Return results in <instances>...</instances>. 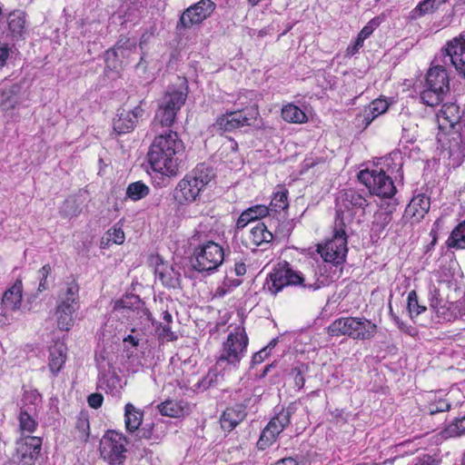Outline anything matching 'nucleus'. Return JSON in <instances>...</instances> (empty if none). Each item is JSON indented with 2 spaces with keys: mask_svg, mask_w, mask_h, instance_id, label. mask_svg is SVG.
<instances>
[{
  "mask_svg": "<svg viewBox=\"0 0 465 465\" xmlns=\"http://www.w3.org/2000/svg\"><path fill=\"white\" fill-rule=\"evenodd\" d=\"M185 145L176 132L168 130L154 137L147 157L154 172L173 176L177 173Z\"/></svg>",
  "mask_w": 465,
  "mask_h": 465,
  "instance_id": "1",
  "label": "nucleus"
},
{
  "mask_svg": "<svg viewBox=\"0 0 465 465\" xmlns=\"http://www.w3.org/2000/svg\"><path fill=\"white\" fill-rule=\"evenodd\" d=\"M297 285L310 290H318L322 286L318 280H311L293 270L287 262H282L269 273L263 289L272 295H276L286 286Z\"/></svg>",
  "mask_w": 465,
  "mask_h": 465,
  "instance_id": "2",
  "label": "nucleus"
},
{
  "mask_svg": "<svg viewBox=\"0 0 465 465\" xmlns=\"http://www.w3.org/2000/svg\"><path fill=\"white\" fill-rule=\"evenodd\" d=\"M213 176V169L203 163L198 164L177 183L173 191L174 200L181 205L195 202Z\"/></svg>",
  "mask_w": 465,
  "mask_h": 465,
  "instance_id": "3",
  "label": "nucleus"
},
{
  "mask_svg": "<svg viewBox=\"0 0 465 465\" xmlns=\"http://www.w3.org/2000/svg\"><path fill=\"white\" fill-rule=\"evenodd\" d=\"M187 98L186 87H169L159 100L152 127L158 132L159 127H170L175 121L177 113Z\"/></svg>",
  "mask_w": 465,
  "mask_h": 465,
  "instance_id": "4",
  "label": "nucleus"
},
{
  "mask_svg": "<svg viewBox=\"0 0 465 465\" xmlns=\"http://www.w3.org/2000/svg\"><path fill=\"white\" fill-rule=\"evenodd\" d=\"M449 89V76L445 66L436 58L427 73L424 88L420 94V100L428 106H436L443 100Z\"/></svg>",
  "mask_w": 465,
  "mask_h": 465,
  "instance_id": "5",
  "label": "nucleus"
},
{
  "mask_svg": "<svg viewBox=\"0 0 465 465\" xmlns=\"http://www.w3.org/2000/svg\"><path fill=\"white\" fill-rule=\"evenodd\" d=\"M224 256L223 248L220 244L208 241L194 248L193 267L201 272H213L223 263Z\"/></svg>",
  "mask_w": 465,
  "mask_h": 465,
  "instance_id": "6",
  "label": "nucleus"
},
{
  "mask_svg": "<svg viewBox=\"0 0 465 465\" xmlns=\"http://www.w3.org/2000/svg\"><path fill=\"white\" fill-rule=\"evenodd\" d=\"M248 343L245 328L242 325L235 327L223 344L218 362L226 361L231 365L237 366L247 351Z\"/></svg>",
  "mask_w": 465,
  "mask_h": 465,
  "instance_id": "7",
  "label": "nucleus"
},
{
  "mask_svg": "<svg viewBox=\"0 0 465 465\" xmlns=\"http://www.w3.org/2000/svg\"><path fill=\"white\" fill-rule=\"evenodd\" d=\"M368 205L367 199L357 191L350 189L341 192L336 200V207L342 225L355 215H359V218L363 217Z\"/></svg>",
  "mask_w": 465,
  "mask_h": 465,
  "instance_id": "8",
  "label": "nucleus"
},
{
  "mask_svg": "<svg viewBox=\"0 0 465 465\" xmlns=\"http://www.w3.org/2000/svg\"><path fill=\"white\" fill-rule=\"evenodd\" d=\"M127 440L120 432L108 430L100 440V454L112 465H120L126 459Z\"/></svg>",
  "mask_w": 465,
  "mask_h": 465,
  "instance_id": "9",
  "label": "nucleus"
},
{
  "mask_svg": "<svg viewBox=\"0 0 465 465\" xmlns=\"http://www.w3.org/2000/svg\"><path fill=\"white\" fill-rule=\"evenodd\" d=\"M359 180L368 187L370 193L382 198H391L396 193V187L382 169H366L360 172Z\"/></svg>",
  "mask_w": 465,
  "mask_h": 465,
  "instance_id": "10",
  "label": "nucleus"
},
{
  "mask_svg": "<svg viewBox=\"0 0 465 465\" xmlns=\"http://www.w3.org/2000/svg\"><path fill=\"white\" fill-rule=\"evenodd\" d=\"M317 252L326 262L341 264L348 252L347 236L344 229L335 228L333 235L323 244H318Z\"/></svg>",
  "mask_w": 465,
  "mask_h": 465,
  "instance_id": "11",
  "label": "nucleus"
},
{
  "mask_svg": "<svg viewBox=\"0 0 465 465\" xmlns=\"http://www.w3.org/2000/svg\"><path fill=\"white\" fill-rule=\"evenodd\" d=\"M291 416L292 411L289 409L279 411L262 431L257 447L265 450L274 443L283 429L290 424Z\"/></svg>",
  "mask_w": 465,
  "mask_h": 465,
  "instance_id": "12",
  "label": "nucleus"
},
{
  "mask_svg": "<svg viewBox=\"0 0 465 465\" xmlns=\"http://www.w3.org/2000/svg\"><path fill=\"white\" fill-rule=\"evenodd\" d=\"M215 9V4L211 0H201L192 5L182 14L178 27L190 28L199 25L208 18Z\"/></svg>",
  "mask_w": 465,
  "mask_h": 465,
  "instance_id": "13",
  "label": "nucleus"
},
{
  "mask_svg": "<svg viewBox=\"0 0 465 465\" xmlns=\"http://www.w3.org/2000/svg\"><path fill=\"white\" fill-rule=\"evenodd\" d=\"M257 114L256 109H251L249 112L236 111L226 113L217 119L216 125L221 130L231 132L246 125H251L256 119Z\"/></svg>",
  "mask_w": 465,
  "mask_h": 465,
  "instance_id": "14",
  "label": "nucleus"
},
{
  "mask_svg": "<svg viewBox=\"0 0 465 465\" xmlns=\"http://www.w3.org/2000/svg\"><path fill=\"white\" fill-rule=\"evenodd\" d=\"M444 59H448L455 69L465 77V38L462 35L447 43Z\"/></svg>",
  "mask_w": 465,
  "mask_h": 465,
  "instance_id": "15",
  "label": "nucleus"
},
{
  "mask_svg": "<svg viewBox=\"0 0 465 465\" xmlns=\"http://www.w3.org/2000/svg\"><path fill=\"white\" fill-rule=\"evenodd\" d=\"M22 299L23 283L21 280H16L15 282L4 292L2 297V315L6 320L12 318V312L20 309L22 305Z\"/></svg>",
  "mask_w": 465,
  "mask_h": 465,
  "instance_id": "16",
  "label": "nucleus"
},
{
  "mask_svg": "<svg viewBox=\"0 0 465 465\" xmlns=\"http://www.w3.org/2000/svg\"><path fill=\"white\" fill-rule=\"evenodd\" d=\"M136 51V41L134 39L122 37L112 50L106 52L105 62L108 68L118 71L120 63L118 56L129 57Z\"/></svg>",
  "mask_w": 465,
  "mask_h": 465,
  "instance_id": "17",
  "label": "nucleus"
},
{
  "mask_svg": "<svg viewBox=\"0 0 465 465\" xmlns=\"http://www.w3.org/2000/svg\"><path fill=\"white\" fill-rule=\"evenodd\" d=\"M42 440L38 437H25L16 441V458L25 464H31L41 450Z\"/></svg>",
  "mask_w": 465,
  "mask_h": 465,
  "instance_id": "18",
  "label": "nucleus"
},
{
  "mask_svg": "<svg viewBox=\"0 0 465 465\" xmlns=\"http://www.w3.org/2000/svg\"><path fill=\"white\" fill-rule=\"evenodd\" d=\"M144 110L142 105H136L131 111L123 110L114 119V130L118 134H124L132 131L138 121L143 117Z\"/></svg>",
  "mask_w": 465,
  "mask_h": 465,
  "instance_id": "19",
  "label": "nucleus"
},
{
  "mask_svg": "<svg viewBox=\"0 0 465 465\" xmlns=\"http://www.w3.org/2000/svg\"><path fill=\"white\" fill-rule=\"evenodd\" d=\"M439 129L447 133L454 128L460 120V108L455 104H445L436 114Z\"/></svg>",
  "mask_w": 465,
  "mask_h": 465,
  "instance_id": "20",
  "label": "nucleus"
},
{
  "mask_svg": "<svg viewBox=\"0 0 465 465\" xmlns=\"http://www.w3.org/2000/svg\"><path fill=\"white\" fill-rule=\"evenodd\" d=\"M430 198L424 194L414 196L405 209L404 217L411 223H419L429 212Z\"/></svg>",
  "mask_w": 465,
  "mask_h": 465,
  "instance_id": "21",
  "label": "nucleus"
},
{
  "mask_svg": "<svg viewBox=\"0 0 465 465\" xmlns=\"http://www.w3.org/2000/svg\"><path fill=\"white\" fill-rule=\"evenodd\" d=\"M272 233L263 223H257L252 226L244 239V243L249 248L266 246L272 241Z\"/></svg>",
  "mask_w": 465,
  "mask_h": 465,
  "instance_id": "22",
  "label": "nucleus"
},
{
  "mask_svg": "<svg viewBox=\"0 0 465 465\" xmlns=\"http://www.w3.org/2000/svg\"><path fill=\"white\" fill-rule=\"evenodd\" d=\"M21 86L17 84L0 85V110L10 111L21 103Z\"/></svg>",
  "mask_w": 465,
  "mask_h": 465,
  "instance_id": "23",
  "label": "nucleus"
},
{
  "mask_svg": "<svg viewBox=\"0 0 465 465\" xmlns=\"http://www.w3.org/2000/svg\"><path fill=\"white\" fill-rule=\"evenodd\" d=\"M141 302L137 296H126L114 302L113 313L117 318L130 319L140 307Z\"/></svg>",
  "mask_w": 465,
  "mask_h": 465,
  "instance_id": "24",
  "label": "nucleus"
},
{
  "mask_svg": "<svg viewBox=\"0 0 465 465\" xmlns=\"http://www.w3.org/2000/svg\"><path fill=\"white\" fill-rule=\"evenodd\" d=\"M245 416L246 412L242 405L227 408L220 419L221 427L223 430L231 431L243 420Z\"/></svg>",
  "mask_w": 465,
  "mask_h": 465,
  "instance_id": "25",
  "label": "nucleus"
},
{
  "mask_svg": "<svg viewBox=\"0 0 465 465\" xmlns=\"http://www.w3.org/2000/svg\"><path fill=\"white\" fill-rule=\"evenodd\" d=\"M79 298V286L75 282H71L60 291L56 304L78 310Z\"/></svg>",
  "mask_w": 465,
  "mask_h": 465,
  "instance_id": "26",
  "label": "nucleus"
},
{
  "mask_svg": "<svg viewBox=\"0 0 465 465\" xmlns=\"http://www.w3.org/2000/svg\"><path fill=\"white\" fill-rule=\"evenodd\" d=\"M269 207L262 204H256L243 211L236 223V228L243 229L250 223L262 219L269 214Z\"/></svg>",
  "mask_w": 465,
  "mask_h": 465,
  "instance_id": "27",
  "label": "nucleus"
},
{
  "mask_svg": "<svg viewBox=\"0 0 465 465\" xmlns=\"http://www.w3.org/2000/svg\"><path fill=\"white\" fill-rule=\"evenodd\" d=\"M357 317H346L335 320L329 327L328 332L331 336L346 335L353 339Z\"/></svg>",
  "mask_w": 465,
  "mask_h": 465,
  "instance_id": "28",
  "label": "nucleus"
},
{
  "mask_svg": "<svg viewBox=\"0 0 465 465\" xmlns=\"http://www.w3.org/2000/svg\"><path fill=\"white\" fill-rule=\"evenodd\" d=\"M157 408L163 416L171 418H180L190 412L188 403L182 401L167 400L160 403Z\"/></svg>",
  "mask_w": 465,
  "mask_h": 465,
  "instance_id": "29",
  "label": "nucleus"
},
{
  "mask_svg": "<svg viewBox=\"0 0 465 465\" xmlns=\"http://www.w3.org/2000/svg\"><path fill=\"white\" fill-rule=\"evenodd\" d=\"M76 309L68 306H61L56 304L55 306V318L57 327L62 331H69L74 324V314Z\"/></svg>",
  "mask_w": 465,
  "mask_h": 465,
  "instance_id": "30",
  "label": "nucleus"
},
{
  "mask_svg": "<svg viewBox=\"0 0 465 465\" xmlns=\"http://www.w3.org/2000/svg\"><path fill=\"white\" fill-rule=\"evenodd\" d=\"M66 348L63 342H55L50 348L49 368L52 372L57 373L62 369L66 359Z\"/></svg>",
  "mask_w": 465,
  "mask_h": 465,
  "instance_id": "31",
  "label": "nucleus"
},
{
  "mask_svg": "<svg viewBox=\"0 0 465 465\" xmlns=\"http://www.w3.org/2000/svg\"><path fill=\"white\" fill-rule=\"evenodd\" d=\"M143 413L132 403L124 407V423L127 431L134 432L139 429L143 421Z\"/></svg>",
  "mask_w": 465,
  "mask_h": 465,
  "instance_id": "32",
  "label": "nucleus"
},
{
  "mask_svg": "<svg viewBox=\"0 0 465 465\" xmlns=\"http://www.w3.org/2000/svg\"><path fill=\"white\" fill-rule=\"evenodd\" d=\"M354 328V340H371L376 335L378 330L377 325L370 320L358 317Z\"/></svg>",
  "mask_w": 465,
  "mask_h": 465,
  "instance_id": "33",
  "label": "nucleus"
},
{
  "mask_svg": "<svg viewBox=\"0 0 465 465\" xmlns=\"http://www.w3.org/2000/svg\"><path fill=\"white\" fill-rule=\"evenodd\" d=\"M282 119L291 124H304L308 121L307 114L294 104H285L282 108Z\"/></svg>",
  "mask_w": 465,
  "mask_h": 465,
  "instance_id": "34",
  "label": "nucleus"
},
{
  "mask_svg": "<svg viewBox=\"0 0 465 465\" xmlns=\"http://www.w3.org/2000/svg\"><path fill=\"white\" fill-rule=\"evenodd\" d=\"M288 207V190L283 186H278L273 193L269 210L277 213L280 211H285Z\"/></svg>",
  "mask_w": 465,
  "mask_h": 465,
  "instance_id": "35",
  "label": "nucleus"
},
{
  "mask_svg": "<svg viewBox=\"0 0 465 465\" xmlns=\"http://www.w3.org/2000/svg\"><path fill=\"white\" fill-rule=\"evenodd\" d=\"M447 0H422L411 11V16L418 18L436 12Z\"/></svg>",
  "mask_w": 465,
  "mask_h": 465,
  "instance_id": "36",
  "label": "nucleus"
},
{
  "mask_svg": "<svg viewBox=\"0 0 465 465\" xmlns=\"http://www.w3.org/2000/svg\"><path fill=\"white\" fill-rule=\"evenodd\" d=\"M25 16L22 11H15L8 16V26L15 36L22 35L25 31Z\"/></svg>",
  "mask_w": 465,
  "mask_h": 465,
  "instance_id": "37",
  "label": "nucleus"
},
{
  "mask_svg": "<svg viewBox=\"0 0 465 465\" xmlns=\"http://www.w3.org/2000/svg\"><path fill=\"white\" fill-rule=\"evenodd\" d=\"M156 277L162 282V283L167 287H174L177 278L176 272L173 268L164 265L163 263L158 264L155 269Z\"/></svg>",
  "mask_w": 465,
  "mask_h": 465,
  "instance_id": "38",
  "label": "nucleus"
},
{
  "mask_svg": "<svg viewBox=\"0 0 465 465\" xmlns=\"http://www.w3.org/2000/svg\"><path fill=\"white\" fill-rule=\"evenodd\" d=\"M150 193V188L141 181L132 183L126 189V195L134 202L139 201Z\"/></svg>",
  "mask_w": 465,
  "mask_h": 465,
  "instance_id": "39",
  "label": "nucleus"
},
{
  "mask_svg": "<svg viewBox=\"0 0 465 465\" xmlns=\"http://www.w3.org/2000/svg\"><path fill=\"white\" fill-rule=\"evenodd\" d=\"M59 213L62 217L72 219L81 213V208L75 198L69 197L61 205Z\"/></svg>",
  "mask_w": 465,
  "mask_h": 465,
  "instance_id": "40",
  "label": "nucleus"
},
{
  "mask_svg": "<svg viewBox=\"0 0 465 465\" xmlns=\"http://www.w3.org/2000/svg\"><path fill=\"white\" fill-rule=\"evenodd\" d=\"M449 245L456 248H465V221L452 231L449 238Z\"/></svg>",
  "mask_w": 465,
  "mask_h": 465,
  "instance_id": "41",
  "label": "nucleus"
},
{
  "mask_svg": "<svg viewBox=\"0 0 465 465\" xmlns=\"http://www.w3.org/2000/svg\"><path fill=\"white\" fill-rule=\"evenodd\" d=\"M309 371V366L305 363H298L294 366L290 375L293 378L295 386L301 390L305 383L304 375Z\"/></svg>",
  "mask_w": 465,
  "mask_h": 465,
  "instance_id": "42",
  "label": "nucleus"
},
{
  "mask_svg": "<svg viewBox=\"0 0 465 465\" xmlns=\"http://www.w3.org/2000/svg\"><path fill=\"white\" fill-rule=\"evenodd\" d=\"M161 64L158 60L151 58L146 54H143L140 58L139 63L136 64V69L138 71H142L143 73H146L151 70H160Z\"/></svg>",
  "mask_w": 465,
  "mask_h": 465,
  "instance_id": "43",
  "label": "nucleus"
},
{
  "mask_svg": "<svg viewBox=\"0 0 465 465\" xmlns=\"http://www.w3.org/2000/svg\"><path fill=\"white\" fill-rule=\"evenodd\" d=\"M19 423L21 430L28 433L34 432L37 425L27 411H21L19 415Z\"/></svg>",
  "mask_w": 465,
  "mask_h": 465,
  "instance_id": "44",
  "label": "nucleus"
},
{
  "mask_svg": "<svg viewBox=\"0 0 465 465\" xmlns=\"http://www.w3.org/2000/svg\"><path fill=\"white\" fill-rule=\"evenodd\" d=\"M408 310L411 316H418L426 311V307L420 305L415 291H411L408 294Z\"/></svg>",
  "mask_w": 465,
  "mask_h": 465,
  "instance_id": "45",
  "label": "nucleus"
},
{
  "mask_svg": "<svg viewBox=\"0 0 465 465\" xmlns=\"http://www.w3.org/2000/svg\"><path fill=\"white\" fill-rule=\"evenodd\" d=\"M429 411L430 414H435L441 411H446L450 410V404L448 400L443 399L441 396L437 397L434 396V399L430 400L429 404Z\"/></svg>",
  "mask_w": 465,
  "mask_h": 465,
  "instance_id": "46",
  "label": "nucleus"
},
{
  "mask_svg": "<svg viewBox=\"0 0 465 465\" xmlns=\"http://www.w3.org/2000/svg\"><path fill=\"white\" fill-rule=\"evenodd\" d=\"M105 239L108 243L122 244L124 242L125 236L122 228L115 225L107 231Z\"/></svg>",
  "mask_w": 465,
  "mask_h": 465,
  "instance_id": "47",
  "label": "nucleus"
},
{
  "mask_svg": "<svg viewBox=\"0 0 465 465\" xmlns=\"http://www.w3.org/2000/svg\"><path fill=\"white\" fill-rule=\"evenodd\" d=\"M392 220V213L388 211H381L374 215L373 223L379 229H384Z\"/></svg>",
  "mask_w": 465,
  "mask_h": 465,
  "instance_id": "48",
  "label": "nucleus"
},
{
  "mask_svg": "<svg viewBox=\"0 0 465 465\" xmlns=\"http://www.w3.org/2000/svg\"><path fill=\"white\" fill-rule=\"evenodd\" d=\"M105 384L110 393L113 395H118L123 388L121 379L114 374L106 378Z\"/></svg>",
  "mask_w": 465,
  "mask_h": 465,
  "instance_id": "49",
  "label": "nucleus"
},
{
  "mask_svg": "<svg viewBox=\"0 0 465 465\" xmlns=\"http://www.w3.org/2000/svg\"><path fill=\"white\" fill-rule=\"evenodd\" d=\"M389 104L385 99H376L369 104L371 114L378 116L388 110Z\"/></svg>",
  "mask_w": 465,
  "mask_h": 465,
  "instance_id": "50",
  "label": "nucleus"
},
{
  "mask_svg": "<svg viewBox=\"0 0 465 465\" xmlns=\"http://www.w3.org/2000/svg\"><path fill=\"white\" fill-rule=\"evenodd\" d=\"M381 17H374L371 19L359 33L358 36L362 39H367L373 31L381 25Z\"/></svg>",
  "mask_w": 465,
  "mask_h": 465,
  "instance_id": "51",
  "label": "nucleus"
},
{
  "mask_svg": "<svg viewBox=\"0 0 465 465\" xmlns=\"http://www.w3.org/2000/svg\"><path fill=\"white\" fill-rule=\"evenodd\" d=\"M52 268L49 264L44 265L39 271H38V277H39V285H38V292H44L48 289L47 284V278L49 274L51 273Z\"/></svg>",
  "mask_w": 465,
  "mask_h": 465,
  "instance_id": "52",
  "label": "nucleus"
},
{
  "mask_svg": "<svg viewBox=\"0 0 465 465\" xmlns=\"http://www.w3.org/2000/svg\"><path fill=\"white\" fill-rule=\"evenodd\" d=\"M42 397L35 390L25 391L24 394V401L27 404L38 405L41 402Z\"/></svg>",
  "mask_w": 465,
  "mask_h": 465,
  "instance_id": "53",
  "label": "nucleus"
},
{
  "mask_svg": "<svg viewBox=\"0 0 465 465\" xmlns=\"http://www.w3.org/2000/svg\"><path fill=\"white\" fill-rule=\"evenodd\" d=\"M103 401L104 398L100 393H93L87 399L89 406L94 409L100 408L103 404Z\"/></svg>",
  "mask_w": 465,
  "mask_h": 465,
  "instance_id": "54",
  "label": "nucleus"
},
{
  "mask_svg": "<svg viewBox=\"0 0 465 465\" xmlns=\"http://www.w3.org/2000/svg\"><path fill=\"white\" fill-rule=\"evenodd\" d=\"M11 49L7 45L0 44V70L5 65L9 58Z\"/></svg>",
  "mask_w": 465,
  "mask_h": 465,
  "instance_id": "55",
  "label": "nucleus"
},
{
  "mask_svg": "<svg viewBox=\"0 0 465 465\" xmlns=\"http://www.w3.org/2000/svg\"><path fill=\"white\" fill-rule=\"evenodd\" d=\"M452 432L457 435L465 434V417L458 419L450 427Z\"/></svg>",
  "mask_w": 465,
  "mask_h": 465,
  "instance_id": "56",
  "label": "nucleus"
},
{
  "mask_svg": "<svg viewBox=\"0 0 465 465\" xmlns=\"http://www.w3.org/2000/svg\"><path fill=\"white\" fill-rule=\"evenodd\" d=\"M270 354L267 351V348L262 349L260 351L253 354L252 358V364H259L264 361V359Z\"/></svg>",
  "mask_w": 465,
  "mask_h": 465,
  "instance_id": "57",
  "label": "nucleus"
},
{
  "mask_svg": "<svg viewBox=\"0 0 465 465\" xmlns=\"http://www.w3.org/2000/svg\"><path fill=\"white\" fill-rule=\"evenodd\" d=\"M361 117V122L365 127H367L376 118L374 114H371L369 106L364 110Z\"/></svg>",
  "mask_w": 465,
  "mask_h": 465,
  "instance_id": "58",
  "label": "nucleus"
},
{
  "mask_svg": "<svg viewBox=\"0 0 465 465\" xmlns=\"http://www.w3.org/2000/svg\"><path fill=\"white\" fill-rule=\"evenodd\" d=\"M272 465H298V462L293 458H283Z\"/></svg>",
  "mask_w": 465,
  "mask_h": 465,
  "instance_id": "59",
  "label": "nucleus"
},
{
  "mask_svg": "<svg viewBox=\"0 0 465 465\" xmlns=\"http://www.w3.org/2000/svg\"><path fill=\"white\" fill-rule=\"evenodd\" d=\"M234 272L239 276L245 274V272H246L245 264L243 262H236L234 264Z\"/></svg>",
  "mask_w": 465,
  "mask_h": 465,
  "instance_id": "60",
  "label": "nucleus"
},
{
  "mask_svg": "<svg viewBox=\"0 0 465 465\" xmlns=\"http://www.w3.org/2000/svg\"><path fill=\"white\" fill-rule=\"evenodd\" d=\"M363 42H364V39L358 36L355 41V44L352 47L351 53L354 54L355 52H357L359 50V48H361L363 45Z\"/></svg>",
  "mask_w": 465,
  "mask_h": 465,
  "instance_id": "61",
  "label": "nucleus"
},
{
  "mask_svg": "<svg viewBox=\"0 0 465 465\" xmlns=\"http://www.w3.org/2000/svg\"><path fill=\"white\" fill-rule=\"evenodd\" d=\"M124 341L130 342L133 346L135 347L138 345L139 341L135 337H134L132 335H128L126 338L124 339Z\"/></svg>",
  "mask_w": 465,
  "mask_h": 465,
  "instance_id": "62",
  "label": "nucleus"
},
{
  "mask_svg": "<svg viewBox=\"0 0 465 465\" xmlns=\"http://www.w3.org/2000/svg\"><path fill=\"white\" fill-rule=\"evenodd\" d=\"M163 336L168 340H173L175 338L174 334L170 331L168 327H163Z\"/></svg>",
  "mask_w": 465,
  "mask_h": 465,
  "instance_id": "63",
  "label": "nucleus"
},
{
  "mask_svg": "<svg viewBox=\"0 0 465 465\" xmlns=\"http://www.w3.org/2000/svg\"><path fill=\"white\" fill-rule=\"evenodd\" d=\"M412 465H430V462L428 460H418Z\"/></svg>",
  "mask_w": 465,
  "mask_h": 465,
  "instance_id": "64",
  "label": "nucleus"
}]
</instances>
